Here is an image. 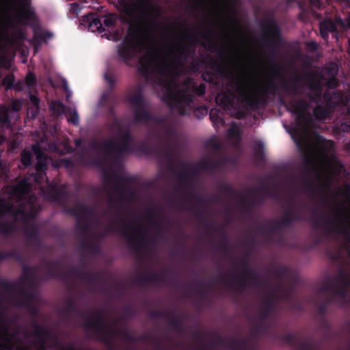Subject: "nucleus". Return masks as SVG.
Segmentation results:
<instances>
[{
	"label": "nucleus",
	"instance_id": "f257e3e1",
	"mask_svg": "<svg viewBox=\"0 0 350 350\" xmlns=\"http://www.w3.org/2000/svg\"><path fill=\"white\" fill-rule=\"evenodd\" d=\"M137 124L152 122L157 128L150 130L146 138L151 142H143L135 150L146 155H152L161 162L170 165L172 176L175 175V122L170 115L157 116L150 111L142 88L138 87L135 94L127 98Z\"/></svg>",
	"mask_w": 350,
	"mask_h": 350
},
{
	"label": "nucleus",
	"instance_id": "f03ea898",
	"mask_svg": "<svg viewBox=\"0 0 350 350\" xmlns=\"http://www.w3.org/2000/svg\"><path fill=\"white\" fill-rule=\"evenodd\" d=\"M179 0H176V79L180 75V67L184 64L191 62L189 70L196 72L198 70L199 60L196 57V43L200 42V38L208 41V49L211 51L217 48L208 36H213L214 31L207 29L205 32L200 31L193 34L187 35V42L180 48L178 42V30L180 26V17L178 12ZM185 85L187 90L181 92L180 84L176 80V115H190L193 113L195 116L200 118L198 113L206 115L207 110L204 108H197L194 105L195 96H201L205 94L206 85L201 83L198 84L193 79L189 78L185 81Z\"/></svg>",
	"mask_w": 350,
	"mask_h": 350
},
{
	"label": "nucleus",
	"instance_id": "7ed1b4c3",
	"mask_svg": "<svg viewBox=\"0 0 350 350\" xmlns=\"http://www.w3.org/2000/svg\"><path fill=\"white\" fill-rule=\"evenodd\" d=\"M137 8L139 14L129 24L126 36L118 46V57L127 66L146 49V40L157 32L162 15L161 8L150 0H145Z\"/></svg>",
	"mask_w": 350,
	"mask_h": 350
},
{
	"label": "nucleus",
	"instance_id": "20e7f679",
	"mask_svg": "<svg viewBox=\"0 0 350 350\" xmlns=\"http://www.w3.org/2000/svg\"><path fill=\"white\" fill-rule=\"evenodd\" d=\"M278 91L275 83L270 81L258 93L252 90L240 78L234 84V94L228 90L221 92L216 96V103L224 110L238 120L247 118L250 111H256L265 109L269 103V94L275 96Z\"/></svg>",
	"mask_w": 350,
	"mask_h": 350
},
{
	"label": "nucleus",
	"instance_id": "39448f33",
	"mask_svg": "<svg viewBox=\"0 0 350 350\" xmlns=\"http://www.w3.org/2000/svg\"><path fill=\"white\" fill-rule=\"evenodd\" d=\"M170 62L168 64L152 54L143 55L139 59L137 72L147 82L166 86L163 100L172 113L175 109V19L170 26Z\"/></svg>",
	"mask_w": 350,
	"mask_h": 350
},
{
	"label": "nucleus",
	"instance_id": "423d86ee",
	"mask_svg": "<svg viewBox=\"0 0 350 350\" xmlns=\"http://www.w3.org/2000/svg\"><path fill=\"white\" fill-rule=\"evenodd\" d=\"M271 64L273 69V78L281 80L282 89L288 95L297 96L301 93L299 82L305 81L309 82L310 92L307 96L311 102L319 104L322 101L323 84L313 74L307 72L302 75L296 76L290 81L286 79L282 73V68L272 59Z\"/></svg>",
	"mask_w": 350,
	"mask_h": 350
},
{
	"label": "nucleus",
	"instance_id": "0eeeda50",
	"mask_svg": "<svg viewBox=\"0 0 350 350\" xmlns=\"http://www.w3.org/2000/svg\"><path fill=\"white\" fill-rule=\"evenodd\" d=\"M85 325L98 334V340L105 345L109 350H114L115 335H120L126 342H137V336L130 333L127 329H111L104 321L102 310H98L92 321L86 322Z\"/></svg>",
	"mask_w": 350,
	"mask_h": 350
},
{
	"label": "nucleus",
	"instance_id": "6e6552de",
	"mask_svg": "<svg viewBox=\"0 0 350 350\" xmlns=\"http://www.w3.org/2000/svg\"><path fill=\"white\" fill-rule=\"evenodd\" d=\"M239 266L243 269L241 275L237 273H232V280L226 281L225 279L222 278L220 282L235 289L239 293L245 291L249 285H260L261 280L258 274L254 273L250 267L249 256L247 254H245L243 258L240 260Z\"/></svg>",
	"mask_w": 350,
	"mask_h": 350
},
{
	"label": "nucleus",
	"instance_id": "1a4fd4ad",
	"mask_svg": "<svg viewBox=\"0 0 350 350\" xmlns=\"http://www.w3.org/2000/svg\"><path fill=\"white\" fill-rule=\"evenodd\" d=\"M118 221L122 224L120 231L127 239L129 247L135 252H140L146 247L148 243L153 241H146L144 236L147 234V230L143 228L133 222L126 221L122 216H120Z\"/></svg>",
	"mask_w": 350,
	"mask_h": 350
},
{
	"label": "nucleus",
	"instance_id": "9d476101",
	"mask_svg": "<svg viewBox=\"0 0 350 350\" xmlns=\"http://www.w3.org/2000/svg\"><path fill=\"white\" fill-rule=\"evenodd\" d=\"M260 27L262 30V42L270 49V55L274 57L282 43L281 29L273 18H267L261 21Z\"/></svg>",
	"mask_w": 350,
	"mask_h": 350
},
{
	"label": "nucleus",
	"instance_id": "9b49d317",
	"mask_svg": "<svg viewBox=\"0 0 350 350\" xmlns=\"http://www.w3.org/2000/svg\"><path fill=\"white\" fill-rule=\"evenodd\" d=\"M280 102L286 107L288 111L296 116L295 122L297 126L304 127L312 123V118L308 111L310 104L307 100L304 98L294 99L287 104L282 98Z\"/></svg>",
	"mask_w": 350,
	"mask_h": 350
},
{
	"label": "nucleus",
	"instance_id": "f8f14e48",
	"mask_svg": "<svg viewBox=\"0 0 350 350\" xmlns=\"http://www.w3.org/2000/svg\"><path fill=\"white\" fill-rule=\"evenodd\" d=\"M0 297V350H28L27 347H16L15 334L10 331L13 321L5 318Z\"/></svg>",
	"mask_w": 350,
	"mask_h": 350
},
{
	"label": "nucleus",
	"instance_id": "ddd939ff",
	"mask_svg": "<svg viewBox=\"0 0 350 350\" xmlns=\"http://www.w3.org/2000/svg\"><path fill=\"white\" fill-rule=\"evenodd\" d=\"M0 287L6 293L16 295L14 304L18 307L21 308L33 304L35 293L33 291H27L23 285H17L15 282L0 280Z\"/></svg>",
	"mask_w": 350,
	"mask_h": 350
},
{
	"label": "nucleus",
	"instance_id": "4468645a",
	"mask_svg": "<svg viewBox=\"0 0 350 350\" xmlns=\"http://www.w3.org/2000/svg\"><path fill=\"white\" fill-rule=\"evenodd\" d=\"M218 56L221 60V62H214L213 66L215 68L217 73L206 71L202 74L203 80L209 82L214 83L217 79V75H220L222 77L234 79L235 75L232 70V67L234 66V62L230 65L228 64V59L224 55V49H222L219 53Z\"/></svg>",
	"mask_w": 350,
	"mask_h": 350
},
{
	"label": "nucleus",
	"instance_id": "2eb2a0df",
	"mask_svg": "<svg viewBox=\"0 0 350 350\" xmlns=\"http://www.w3.org/2000/svg\"><path fill=\"white\" fill-rule=\"evenodd\" d=\"M214 339L211 342L216 343V349L219 347H226L230 350H254L248 338L237 340L234 338L224 336L218 333L211 334Z\"/></svg>",
	"mask_w": 350,
	"mask_h": 350
},
{
	"label": "nucleus",
	"instance_id": "dca6fc26",
	"mask_svg": "<svg viewBox=\"0 0 350 350\" xmlns=\"http://www.w3.org/2000/svg\"><path fill=\"white\" fill-rule=\"evenodd\" d=\"M120 134L121 144H118L113 139H107L105 141V146L109 150V153H118L122 155L124 153H129L134 151V148L131 146V143L133 141V135L129 129L122 131L119 129Z\"/></svg>",
	"mask_w": 350,
	"mask_h": 350
},
{
	"label": "nucleus",
	"instance_id": "f3484780",
	"mask_svg": "<svg viewBox=\"0 0 350 350\" xmlns=\"http://www.w3.org/2000/svg\"><path fill=\"white\" fill-rule=\"evenodd\" d=\"M219 190L223 193L229 196L231 199H234L237 197L240 198V204L243 207V211L244 213L246 215L250 214L251 210L253 207H254L256 202L254 200V198L256 196V193L253 190H250L248 192V196L252 197V201L251 203H249L247 201V198L241 195L238 190L235 189L232 187V185L226 183H220L218 185Z\"/></svg>",
	"mask_w": 350,
	"mask_h": 350
},
{
	"label": "nucleus",
	"instance_id": "a211bd4d",
	"mask_svg": "<svg viewBox=\"0 0 350 350\" xmlns=\"http://www.w3.org/2000/svg\"><path fill=\"white\" fill-rule=\"evenodd\" d=\"M338 285H335L333 293L327 295L328 297H332V302L337 301V298H340L342 303L346 302L347 298V288L350 285V280L347 274L344 271H340L336 278Z\"/></svg>",
	"mask_w": 350,
	"mask_h": 350
},
{
	"label": "nucleus",
	"instance_id": "6ab92c4d",
	"mask_svg": "<svg viewBox=\"0 0 350 350\" xmlns=\"http://www.w3.org/2000/svg\"><path fill=\"white\" fill-rule=\"evenodd\" d=\"M96 310L94 313H90V315H87L83 312L77 306V300L75 296L72 295L68 297L65 306L62 309L61 312L62 314L67 317H71L74 316H79L84 321V326L88 328L85 323L88 321H92V319L96 315Z\"/></svg>",
	"mask_w": 350,
	"mask_h": 350
},
{
	"label": "nucleus",
	"instance_id": "aec40b11",
	"mask_svg": "<svg viewBox=\"0 0 350 350\" xmlns=\"http://www.w3.org/2000/svg\"><path fill=\"white\" fill-rule=\"evenodd\" d=\"M113 176L116 178L113 189L114 193L118 196L119 201L124 202L126 201V196L130 199L133 198L135 192L131 190H127L125 187L126 185L133 181V178L116 174H113Z\"/></svg>",
	"mask_w": 350,
	"mask_h": 350
},
{
	"label": "nucleus",
	"instance_id": "412c9836",
	"mask_svg": "<svg viewBox=\"0 0 350 350\" xmlns=\"http://www.w3.org/2000/svg\"><path fill=\"white\" fill-rule=\"evenodd\" d=\"M167 280V273L165 270L159 272L152 271L150 274H143L135 278V283L140 286H144L148 284L159 285L165 283Z\"/></svg>",
	"mask_w": 350,
	"mask_h": 350
},
{
	"label": "nucleus",
	"instance_id": "4be33fe9",
	"mask_svg": "<svg viewBox=\"0 0 350 350\" xmlns=\"http://www.w3.org/2000/svg\"><path fill=\"white\" fill-rule=\"evenodd\" d=\"M281 339L295 347L297 350H319L318 347L312 340H299L297 335L293 333L283 334Z\"/></svg>",
	"mask_w": 350,
	"mask_h": 350
},
{
	"label": "nucleus",
	"instance_id": "5701e85b",
	"mask_svg": "<svg viewBox=\"0 0 350 350\" xmlns=\"http://www.w3.org/2000/svg\"><path fill=\"white\" fill-rule=\"evenodd\" d=\"M105 141L100 142L96 139H92L89 144V148L96 152V158L91 161V164L100 167L106 162V157L111 156L109 150L105 146Z\"/></svg>",
	"mask_w": 350,
	"mask_h": 350
},
{
	"label": "nucleus",
	"instance_id": "b1692460",
	"mask_svg": "<svg viewBox=\"0 0 350 350\" xmlns=\"http://www.w3.org/2000/svg\"><path fill=\"white\" fill-rule=\"evenodd\" d=\"M337 25L343 26L344 22L340 18H336L334 20L326 18L319 23L320 34L322 38L327 40L329 34H337Z\"/></svg>",
	"mask_w": 350,
	"mask_h": 350
},
{
	"label": "nucleus",
	"instance_id": "393cba45",
	"mask_svg": "<svg viewBox=\"0 0 350 350\" xmlns=\"http://www.w3.org/2000/svg\"><path fill=\"white\" fill-rule=\"evenodd\" d=\"M273 273L274 275L278 279L279 284L278 290L283 293V299L288 300L290 299L293 288L284 286L282 284V280L285 279L290 273V269L287 266L280 265L273 269Z\"/></svg>",
	"mask_w": 350,
	"mask_h": 350
},
{
	"label": "nucleus",
	"instance_id": "a878e982",
	"mask_svg": "<svg viewBox=\"0 0 350 350\" xmlns=\"http://www.w3.org/2000/svg\"><path fill=\"white\" fill-rule=\"evenodd\" d=\"M64 207V213L77 217L78 219L82 218V215L85 217L94 216L95 211L93 208L83 203H77L75 207H69L65 204Z\"/></svg>",
	"mask_w": 350,
	"mask_h": 350
},
{
	"label": "nucleus",
	"instance_id": "bb28decb",
	"mask_svg": "<svg viewBox=\"0 0 350 350\" xmlns=\"http://www.w3.org/2000/svg\"><path fill=\"white\" fill-rule=\"evenodd\" d=\"M47 199L53 202H56L61 206L67 203L68 195L64 188H59L56 185H51L45 193Z\"/></svg>",
	"mask_w": 350,
	"mask_h": 350
},
{
	"label": "nucleus",
	"instance_id": "cd10ccee",
	"mask_svg": "<svg viewBox=\"0 0 350 350\" xmlns=\"http://www.w3.org/2000/svg\"><path fill=\"white\" fill-rule=\"evenodd\" d=\"M213 286V282H208V284L202 282H193L190 286L191 293L195 295L196 302L198 304H202L207 298L208 293L207 288Z\"/></svg>",
	"mask_w": 350,
	"mask_h": 350
},
{
	"label": "nucleus",
	"instance_id": "c85d7f7f",
	"mask_svg": "<svg viewBox=\"0 0 350 350\" xmlns=\"http://www.w3.org/2000/svg\"><path fill=\"white\" fill-rule=\"evenodd\" d=\"M206 165L207 163L203 162L202 159L198 163L188 164L183 170L182 178L198 180L200 172H206Z\"/></svg>",
	"mask_w": 350,
	"mask_h": 350
},
{
	"label": "nucleus",
	"instance_id": "c756f323",
	"mask_svg": "<svg viewBox=\"0 0 350 350\" xmlns=\"http://www.w3.org/2000/svg\"><path fill=\"white\" fill-rule=\"evenodd\" d=\"M70 273L77 276L78 278L89 284H95L100 279V273L92 274L85 269V265L83 267L71 268Z\"/></svg>",
	"mask_w": 350,
	"mask_h": 350
},
{
	"label": "nucleus",
	"instance_id": "7c9ffc66",
	"mask_svg": "<svg viewBox=\"0 0 350 350\" xmlns=\"http://www.w3.org/2000/svg\"><path fill=\"white\" fill-rule=\"evenodd\" d=\"M18 21L23 23V21L33 22L36 20V14L31 8L30 0H21L19 12H18Z\"/></svg>",
	"mask_w": 350,
	"mask_h": 350
},
{
	"label": "nucleus",
	"instance_id": "2f4dec72",
	"mask_svg": "<svg viewBox=\"0 0 350 350\" xmlns=\"http://www.w3.org/2000/svg\"><path fill=\"white\" fill-rule=\"evenodd\" d=\"M37 267L35 266H23V275L19 280L16 282L17 285L27 284L29 290H31L35 283V279L37 273Z\"/></svg>",
	"mask_w": 350,
	"mask_h": 350
},
{
	"label": "nucleus",
	"instance_id": "473e14b6",
	"mask_svg": "<svg viewBox=\"0 0 350 350\" xmlns=\"http://www.w3.org/2000/svg\"><path fill=\"white\" fill-rule=\"evenodd\" d=\"M189 211L198 220L204 224L207 230H220L221 226L208 221L204 209L197 208L195 204H191L189 207Z\"/></svg>",
	"mask_w": 350,
	"mask_h": 350
},
{
	"label": "nucleus",
	"instance_id": "72a5a7b5",
	"mask_svg": "<svg viewBox=\"0 0 350 350\" xmlns=\"http://www.w3.org/2000/svg\"><path fill=\"white\" fill-rule=\"evenodd\" d=\"M47 270V277L51 279H60L65 280L66 275L63 273L61 263L58 260L46 262L45 264Z\"/></svg>",
	"mask_w": 350,
	"mask_h": 350
},
{
	"label": "nucleus",
	"instance_id": "f704fd0d",
	"mask_svg": "<svg viewBox=\"0 0 350 350\" xmlns=\"http://www.w3.org/2000/svg\"><path fill=\"white\" fill-rule=\"evenodd\" d=\"M276 297L275 293L264 300V307L261 308L258 314V318L262 321H267L269 317L275 310V299Z\"/></svg>",
	"mask_w": 350,
	"mask_h": 350
},
{
	"label": "nucleus",
	"instance_id": "c9c22d12",
	"mask_svg": "<svg viewBox=\"0 0 350 350\" xmlns=\"http://www.w3.org/2000/svg\"><path fill=\"white\" fill-rule=\"evenodd\" d=\"M149 316L152 319H163L170 322L171 329L175 328V312L173 311L169 312L165 310H153Z\"/></svg>",
	"mask_w": 350,
	"mask_h": 350
},
{
	"label": "nucleus",
	"instance_id": "e433bc0d",
	"mask_svg": "<svg viewBox=\"0 0 350 350\" xmlns=\"http://www.w3.org/2000/svg\"><path fill=\"white\" fill-rule=\"evenodd\" d=\"M37 163L36 165V170L40 178L46 175L47 170V157L46 154L41 150L36 152Z\"/></svg>",
	"mask_w": 350,
	"mask_h": 350
},
{
	"label": "nucleus",
	"instance_id": "4c0bfd02",
	"mask_svg": "<svg viewBox=\"0 0 350 350\" xmlns=\"http://www.w3.org/2000/svg\"><path fill=\"white\" fill-rule=\"evenodd\" d=\"M302 215L294 211L286 210L280 219L281 224L285 227H291L295 221L302 220Z\"/></svg>",
	"mask_w": 350,
	"mask_h": 350
},
{
	"label": "nucleus",
	"instance_id": "58836bf2",
	"mask_svg": "<svg viewBox=\"0 0 350 350\" xmlns=\"http://www.w3.org/2000/svg\"><path fill=\"white\" fill-rule=\"evenodd\" d=\"M85 18L86 22L89 23V28L92 31L97 30L100 33L105 31L103 27L102 19L97 14L90 13L87 14Z\"/></svg>",
	"mask_w": 350,
	"mask_h": 350
},
{
	"label": "nucleus",
	"instance_id": "ea45409f",
	"mask_svg": "<svg viewBox=\"0 0 350 350\" xmlns=\"http://www.w3.org/2000/svg\"><path fill=\"white\" fill-rule=\"evenodd\" d=\"M284 228L283 225L281 224L280 220H275L273 221V226L269 227L266 225H258L257 230L259 232L269 236L270 234L281 232Z\"/></svg>",
	"mask_w": 350,
	"mask_h": 350
},
{
	"label": "nucleus",
	"instance_id": "a19ab883",
	"mask_svg": "<svg viewBox=\"0 0 350 350\" xmlns=\"http://www.w3.org/2000/svg\"><path fill=\"white\" fill-rule=\"evenodd\" d=\"M13 210V206L11 205H9L7 203H3L0 202V217L5 215V214L8 212L10 213H12V215L17 216V215H21L24 217L31 215V213L29 214L27 213V211H25V209L23 207L18 208L14 213H12V211Z\"/></svg>",
	"mask_w": 350,
	"mask_h": 350
},
{
	"label": "nucleus",
	"instance_id": "79ce46f5",
	"mask_svg": "<svg viewBox=\"0 0 350 350\" xmlns=\"http://www.w3.org/2000/svg\"><path fill=\"white\" fill-rule=\"evenodd\" d=\"M25 235L30 243H37L40 241L39 228L36 224H31L25 229Z\"/></svg>",
	"mask_w": 350,
	"mask_h": 350
},
{
	"label": "nucleus",
	"instance_id": "37998d69",
	"mask_svg": "<svg viewBox=\"0 0 350 350\" xmlns=\"http://www.w3.org/2000/svg\"><path fill=\"white\" fill-rule=\"evenodd\" d=\"M80 249L93 255H98L100 252V246L92 241H89L86 237L81 239Z\"/></svg>",
	"mask_w": 350,
	"mask_h": 350
},
{
	"label": "nucleus",
	"instance_id": "c03bdc74",
	"mask_svg": "<svg viewBox=\"0 0 350 350\" xmlns=\"http://www.w3.org/2000/svg\"><path fill=\"white\" fill-rule=\"evenodd\" d=\"M210 119L213 123V126L218 129L219 127L223 126L225 124L224 113L219 109H212L209 113Z\"/></svg>",
	"mask_w": 350,
	"mask_h": 350
},
{
	"label": "nucleus",
	"instance_id": "a18cd8bd",
	"mask_svg": "<svg viewBox=\"0 0 350 350\" xmlns=\"http://www.w3.org/2000/svg\"><path fill=\"white\" fill-rule=\"evenodd\" d=\"M216 232L219 234L221 239L222 241L221 243L215 247L217 251L222 252L224 254L228 255L231 254L230 248L229 247L228 239L225 234V232L223 228L221 226L220 230H214Z\"/></svg>",
	"mask_w": 350,
	"mask_h": 350
},
{
	"label": "nucleus",
	"instance_id": "49530a36",
	"mask_svg": "<svg viewBox=\"0 0 350 350\" xmlns=\"http://www.w3.org/2000/svg\"><path fill=\"white\" fill-rule=\"evenodd\" d=\"M116 102V96L111 92L103 94L100 99V104L108 107L111 113L114 111L113 103Z\"/></svg>",
	"mask_w": 350,
	"mask_h": 350
},
{
	"label": "nucleus",
	"instance_id": "de8ad7c7",
	"mask_svg": "<svg viewBox=\"0 0 350 350\" xmlns=\"http://www.w3.org/2000/svg\"><path fill=\"white\" fill-rule=\"evenodd\" d=\"M322 99H323L327 108H334L338 103V94H332L327 90L323 93Z\"/></svg>",
	"mask_w": 350,
	"mask_h": 350
},
{
	"label": "nucleus",
	"instance_id": "09e8293b",
	"mask_svg": "<svg viewBox=\"0 0 350 350\" xmlns=\"http://www.w3.org/2000/svg\"><path fill=\"white\" fill-rule=\"evenodd\" d=\"M266 321H262L258 318V323L252 327V332L254 336L259 338L262 335L268 334L269 329L265 324Z\"/></svg>",
	"mask_w": 350,
	"mask_h": 350
},
{
	"label": "nucleus",
	"instance_id": "8fccbe9b",
	"mask_svg": "<svg viewBox=\"0 0 350 350\" xmlns=\"http://www.w3.org/2000/svg\"><path fill=\"white\" fill-rule=\"evenodd\" d=\"M16 230L15 221L0 222V234L3 235H10L14 233Z\"/></svg>",
	"mask_w": 350,
	"mask_h": 350
},
{
	"label": "nucleus",
	"instance_id": "3c124183",
	"mask_svg": "<svg viewBox=\"0 0 350 350\" xmlns=\"http://www.w3.org/2000/svg\"><path fill=\"white\" fill-rule=\"evenodd\" d=\"M254 157L258 163H261L265 159L264 144L260 141H256L254 143Z\"/></svg>",
	"mask_w": 350,
	"mask_h": 350
},
{
	"label": "nucleus",
	"instance_id": "603ef678",
	"mask_svg": "<svg viewBox=\"0 0 350 350\" xmlns=\"http://www.w3.org/2000/svg\"><path fill=\"white\" fill-rule=\"evenodd\" d=\"M157 211L154 208H150L147 210L146 214V219L152 226L156 228H160V222L157 219Z\"/></svg>",
	"mask_w": 350,
	"mask_h": 350
},
{
	"label": "nucleus",
	"instance_id": "864d4df0",
	"mask_svg": "<svg viewBox=\"0 0 350 350\" xmlns=\"http://www.w3.org/2000/svg\"><path fill=\"white\" fill-rule=\"evenodd\" d=\"M203 162H206L207 165L205 167L206 172H213L218 170L225 162L226 160L220 159L217 161H213L211 159H202Z\"/></svg>",
	"mask_w": 350,
	"mask_h": 350
},
{
	"label": "nucleus",
	"instance_id": "5fc2aeb1",
	"mask_svg": "<svg viewBox=\"0 0 350 350\" xmlns=\"http://www.w3.org/2000/svg\"><path fill=\"white\" fill-rule=\"evenodd\" d=\"M329 111L327 107H323L321 105L317 104V105L313 109V115L317 120H325Z\"/></svg>",
	"mask_w": 350,
	"mask_h": 350
},
{
	"label": "nucleus",
	"instance_id": "6e6d98bb",
	"mask_svg": "<svg viewBox=\"0 0 350 350\" xmlns=\"http://www.w3.org/2000/svg\"><path fill=\"white\" fill-rule=\"evenodd\" d=\"M50 109L55 116H60L66 113V106L60 101L53 100L50 105Z\"/></svg>",
	"mask_w": 350,
	"mask_h": 350
},
{
	"label": "nucleus",
	"instance_id": "4d7b16f0",
	"mask_svg": "<svg viewBox=\"0 0 350 350\" xmlns=\"http://www.w3.org/2000/svg\"><path fill=\"white\" fill-rule=\"evenodd\" d=\"M332 304H333L332 297L326 296L323 301L317 307L318 314L321 317H324L327 312L328 306Z\"/></svg>",
	"mask_w": 350,
	"mask_h": 350
},
{
	"label": "nucleus",
	"instance_id": "13d9d810",
	"mask_svg": "<svg viewBox=\"0 0 350 350\" xmlns=\"http://www.w3.org/2000/svg\"><path fill=\"white\" fill-rule=\"evenodd\" d=\"M31 189V184L26 179H23L19 182L16 186V192L20 194H25L28 193Z\"/></svg>",
	"mask_w": 350,
	"mask_h": 350
},
{
	"label": "nucleus",
	"instance_id": "bf43d9fd",
	"mask_svg": "<svg viewBox=\"0 0 350 350\" xmlns=\"http://www.w3.org/2000/svg\"><path fill=\"white\" fill-rule=\"evenodd\" d=\"M21 162L26 167L30 166L32 162V154L30 151L23 150L21 154Z\"/></svg>",
	"mask_w": 350,
	"mask_h": 350
},
{
	"label": "nucleus",
	"instance_id": "052dcab7",
	"mask_svg": "<svg viewBox=\"0 0 350 350\" xmlns=\"http://www.w3.org/2000/svg\"><path fill=\"white\" fill-rule=\"evenodd\" d=\"M184 181V188L186 192L197 191V181L196 179H183Z\"/></svg>",
	"mask_w": 350,
	"mask_h": 350
},
{
	"label": "nucleus",
	"instance_id": "680f3d73",
	"mask_svg": "<svg viewBox=\"0 0 350 350\" xmlns=\"http://www.w3.org/2000/svg\"><path fill=\"white\" fill-rule=\"evenodd\" d=\"M15 82V77L13 74L6 75L2 81V84L5 86V90H12L14 88V83Z\"/></svg>",
	"mask_w": 350,
	"mask_h": 350
},
{
	"label": "nucleus",
	"instance_id": "e2e57ef3",
	"mask_svg": "<svg viewBox=\"0 0 350 350\" xmlns=\"http://www.w3.org/2000/svg\"><path fill=\"white\" fill-rule=\"evenodd\" d=\"M335 284L331 280H326L322 287L320 289L321 293H329V295L333 293L334 289L335 287Z\"/></svg>",
	"mask_w": 350,
	"mask_h": 350
},
{
	"label": "nucleus",
	"instance_id": "0e129e2a",
	"mask_svg": "<svg viewBox=\"0 0 350 350\" xmlns=\"http://www.w3.org/2000/svg\"><path fill=\"white\" fill-rule=\"evenodd\" d=\"M77 230L82 235V239L86 237V234L89 232L90 227L87 223L82 224L80 219H78L76 224Z\"/></svg>",
	"mask_w": 350,
	"mask_h": 350
},
{
	"label": "nucleus",
	"instance_id": "69168bd1",
	"mask_svg": "<svg viewBox=\"0 0 350 350\" xmlns=\"http://www.w3.org/2000/svg\"><path fill=\"white\" fill-rule=\"evenodd\" d=\"M146 342L149 343H153L154 346L155 345V342H160L157 340L152 334H143L139 336H137V342Z\"/></svg>",
	"mask_w": 350,
	"mask_h": 350
},
{
	"label": "nucleus",
	"instance_id": "338daca9",
	"mask_svg": "<svg viewBox=\"0 0 350 350\" xmlns=\"http://www.w3.org/2000/svg\"><path fill=\"white\" fill-rule=\"evenodd\" d=\"M4 260L8 258H14L18 261L21 260V255L16 250H11L10 251L3 252Z\"/></svg>",
	"mask_w": 350,
	"mask_h": 350
},
{
	"label": "nucleus",
	"instance_id": "774afa93",
	"mask_svg": "<svg viewBox=\"0 0 350 350\" xmlns=\"http://www.w3.org/2000/svg\"><path fill=\"white\" fill-rule=\"evenodd\" d=\"M337 195L344 196L350 200V183H345L342 188L338 187Z\"/></svg>",
	"mask_w": 350,
	"mask_h": 350
}]
</instances>
